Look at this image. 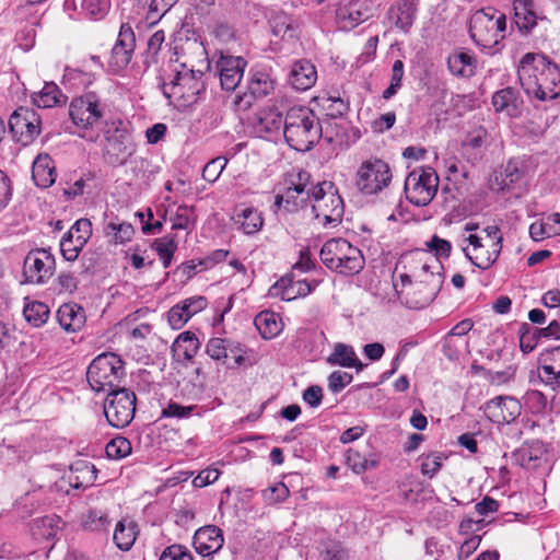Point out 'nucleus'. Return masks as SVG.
Returning <instances> with one entry per match:
<instances>
[{"mask_svg": "<svg viewBox=\"0 0 560 560\" xmlns=\"http://www.w3.org/2000/svg\"><path fill=\"white\" fill-rule=\"evenodd\" d=\"M520 83L527 95L539 101L560 96V68L547 57L527 52L517 67Z\"/></svg>", "mask_w": 560, "mask_h": 560, "instance_id": "nucleus-1", "label": "nucleus"}, {"mask_svg": "<svg viewBox=\"0 0 560 560\" xmlns=\"http://www.w3.org/2000/svg\"><path fill=\"white\" fill-rule=\"evenodd\" d=\"M282 136L290 148L299 152H306L322 137L319 119L311 108L293 106L287 112Z\"/></svg>", "mask_w": 560, "mask_h": 560, "instance_id": "nucleus-2", "label": "nucleus"}, {"mask_svg": "<svg viewBox=\"0 0 560 560\" xmlns=\"http://www.w3.org/2000/svg\"><path fill=\"white\" fill-rule=\"evenodd\" d=\"M505 15L491 8L476 11L469 21V34L471 39L479 47L492 50L490 54L500 50L498 46L505 36Z\"/></svg>", "mask_w": 560, "mask_h": 560, "instance_id": "nucleus-3", "label": "nucleus"}, {"mask_svg": "<svg viewBox=\"0 0 560 560\" xmlns=\"http://www.w3.org/2000/svg\"><path fill=\"white\" fill-rule=\"evenodd\" d=\"M319 256L328 269L345 276L355 275L364 266L361 250L341 237L327 241Z\"/></svg>", "mask_w": 560, "mask_h": 560, "instance_id": "nucleus-4", "label": "nucleus"}, {"mask_svg": "<svg viewBox=\"0 0 560 560\" xmlns=\"http://www.w3.org/2000/svg\"><path fill=\"white\" fill-rule=\"evenodd\" d=\"M124 362L113 352L97 355L89 365L86 378L91 388L98 393L113 390L124 376Z\"/></svg>", "mask_w": 560, "mask_h": 560, "instance_id": "nucleus-5", "label": "nucleus"}, {"mask_svg": "<svg viewBox=\"0 0 560 560\" xmlns=\"http://www.w3.org/2000/svg\"><path fill=\"white\" fill-rule=\"evenodd\" d=\"M443 284V275L441 271H432L428 278H419L410 282L398 283L394 281V287L400 299L412 308H423L429 305L438 295Z\"/></svg>", "mask_w": 560, "mask_h": 560, "instance_id": "nucleus-6", "label": "nucleus"}, {"mask_svg": "<svg viewBox=\"0 0 560 560\" xmlns=\"http://www.w3.org/2000/svg\"><path fill=\"white\" fill-rule=\"evenodd\" d=\"M439 176L431 167H418L411 171L405 179L407 200L417 206H428L438 192Z\"/></svg>", "mask_w": 560, "mask_h": 560, "instance_id": "nucleus-7", "label": "nucleus"}, {"mask_svg": "<svg viewBox=\"0 0 560 560\" xmlns=\"http://www.w3.org/2000/svg\"><path fill=\"white\" fill-rule=\"evenodd\" d=\"M389 165L380 159H369L358 168L355 186L363 195H375L386 188L392 182Z\"/></svg>", "mask_w": 560, "mask_h": 560, "instance_id": "nucleus-8", "label": "nucleus"}, {"mask_svg": "<svg viewBox=\"0 0 560 560\" xmlns=\"http://www.w3.org/2000/svg\"><path fill=\"white\" fill-rule=\"evenodd\" d=\"M311 175L303 170H294L285 175L282 183L284 192H282V208L290 213L305 210L311 201L310 185Z\"/></svg>", "mask_w": 560, "mask_h": 560, "instance_id": "nucleus-9", "label": "nucleus"}, {"mask_svg": "<svg viewBox=\"0 0 560 560\" xmlns=\"http://www.w3.org/2000/svg\"><path fill=\"white\" fill-rule=\"evenodd\" d=\"M136 395L127 388L113 389L106 397L104 413L114 428L127 427L135 417Z\"/></svg>", "mask_w": 560, "mask_h": 560, "instance_id": "nucleus-10", "label": "nucleus"}, {"mask_svg": "<svg viewBox=\"0 0 560 560\" xmlns=\"http://www.w3.org/2000/svg\"><path fill=\"white\" fill-rule=\"evenodd\" d=\"M106 105L95 92H85L74 97L69 106V115L73 124L81 128H92L104 116Z\"/></svg>", "mask_w": 560, "mask_h": 560, "instance_id": "nucleus-11", "label": "nucleus"}, {"mask_svg": "<svg viewBox=\"0 0 560 560\" xmlns=\"http://www.w3.org/2000/svg\"><path fill=\"white\" fill-rule=\"evenodd\" d=\"M400 267L404 271L399 272L398 278L404 285L406 282H410L415 279L428 278V275L432 273V271H441L442 269L436 258L430 253L419 249L402 256L396 270L398 271Z\"/></svg>", "mask_w": 560, "mask_h": 560, "instance_id": "nucleus-12", "label": "nucleus"}, {"mask_svg": "<svg viewBox=\"0 0 560 560\" xmlns=\"http://www.w3.org/2000/svg\"><path fill=\"white\" fill-rule=\"evenodd\" d=\"M55 257L46 248L32 249L24 259L25 282L42 284L47 282L55 271Z\"/></svg>", "mask_w": 560, "mask_h": 560, "instance_id": "nucleus-13", "label": "nucleus"}, {"mask_svg": "<svg viewBox=\"0 0 560 560\" xmlns=\"http://www.w3.org/2000/svg\"><path fill=\"white\" fill-rule=\"evenodd\" d=\"M313 264L310 257L305 254H301L299 261L292 266L290 273L282 276V301H292L298 298H304L308 295L314 285L306 281L304 278H300L298 273H305L311 270Z\"/></svg>", "mask_w": 560, "mask_h": 560, "instance_id": "nucleus-14", "label": "nucleus"}, {"mask_svg": "<svg viewBox=\"0 0 560 560\" xmlns=\"http://www.w3.org/2000/svg\"><path fill=\"white\" fill-rule=\"evenodd\" d=\"M466 240L468 246L463 250L476 267L487 270L498 260L502 245L491 244L490 240H483L482 235L477 234H469Z\"/></svg>", "mask_w": 560, "mask_h": 560, "instance_id": "nucleus-15", "label": "nucleus"}, {"mask_svg": "<svg viewBox=\"0 0 560 560\" xmlns=\"http://www.w3.org/2000/svg\"><path fill=\"white\" fill-rule=\"evenodd\" d=\"M10 130L19 137V141L27 144L40 133L42 119L37 112L28 107H19L9 119Z\"/></svg>", "mask_w": 560, "mask_h": 560, "instance_id": "nucleus-16", "label": "nucleus"}, {"mask_svg": "<svg viewBox=\"0 0 560 560\" xmlns=\"http://www.w3.org/2000/svg\"><path fill=\"white\" fill-rule=\"evenodd\" d=\"M107 153L116 159H125L133 151V144L128 129L120 119L106 122L104 128Z\"/></svg>", "mask_w": 560, "mask_h": 560, "instance_id": "nucleus-17", "label": "nucleus"}, {"mask_svg": "<svg viewBox=\"0 0 560 560\" xmlns=\"http://www.w3.org/2000/svg\"><path fill=\"white\" fill-rule=\"evenodd\" d=\"M135 47L136 37L132 28L128 24H122L109 58V66L114 71L122 70L129 65Z\"/></svg>", "mask_w": 560, "mask_h": 560, "instance_id": "nucleus-18", "label": "nucleus"}, {"mask_svg": "<svg viewBox=\"0 0 560 560\" xmlns=\"http://www.w3.org/2000/svg\"><path fill=\"white\" fill-rule=\"evenodd\" d=\"M521 404L511 396H498L485 405L486 416L494 423L513 422L521 415Z\"/></svg>", "mask_w": 560, "mask_h": 560, "instance_id": "nucleus-19", "label": "nucleus"}, {"mask_svg": "<svg viewBox=\"0 0 560 560\" xmlns=\"http://www.w3.org/2000/svg\"><path fill=\"white\" fill-rule=\"evenodd\" d=\"M200 71L184 70L179 71L168 85H165L164 94L167 97L176 95L178 97L190 98L200 93L203 89Z\"/></svg>", "mask_w": 560, "mask_h": 560, "instance_id": "nucleus-20", "label": "nucleus"}, {"mask_svg": "<svg viewBox=\"0 0 560 560\" xmlns=\"http://www.w3.org/2000/svg\"><path fill=\"white\" fill-rule=\"evenodd\" d=\"M208 306V300L202 295H195L177 303L167 312V320L173 329H180L196 314Z\"/></svg>", "mask_w": 560, "mask_h": 560, "instance_id": "nucleus-21", "label": "nucleus"}, {"mask_svg": "<svg viewBox=\"0 0 560 560\" xmlns=\"http://www.w3.org/2000/svg\"><path fill=\"white\" fill-rule=\"evenodd\" d=\"M217 67L222 89L234 91L243 78L246 61L242 57L221 56Z\"/></svg>", "mask_w": 560, "mask_h": 560, "instance_id": "nucleus-22", "label": "nucleus"}, {"mask_svg": "<svg viewBox=\"0 0 560 560\" xmlns=\"http://www.w3.org/2000/svg\"><path fill=\"white\" fill-rule=\"evenodd\" d=\"M192 542L199 555L209 557L217 553L223 547L224 537L219 527L207 525L196 530Z\"/></svg>", "mask_w": 560, "mask_h": 560, "instance_id": "nucleus-23", "label": "nucleus"}, {"mask_svg": "<svg viewBox=\"0 0 560 560\" xmlns=\"http://www.w3.org/2000/svg\"><path fill=\"white\" fill-rule=\"evenodd\" d=\"M539 338H555L560 339V324L552 320L545 328H533L527 323L520 327V348L524 353L532 352Z\"/></svg>", "mask_w": 560, "mask_h": 560, "instance_id": "nucleus-24", "label": "nucleus"}, {"mask_svg": "<svg viewBox=\"0 0 560 560\" xmlns=\"http://www.w3.org/2000/svg\"><path fill=\"white\" fill-rule=\"evenodd\" d=\"M317 80V71L315 66L308 60H299L289 73L288 81L293 89L298 91H306L311 89Z\"/></svg>", "mask_w": 560, "mask_h": 560, "instance_id": "nucleus-25", "label": "nucleus"}, {"mask_svg": "<svg viewBox=\"0 0 560 560\" xmlns=\"http://www.w3.org/2000/svg\"><path fill=\"white\" fill-rule=\"evenodd\" d=\"M417 4L412 0H400L393 5L388 15L395 26L407 33L416 19Z\"/></svg>", "mask_w": 560, "mask_h": 560, "instance_id": "nucleus-26", "label": "nucleus"}, {"mask_svg": "<svg viewBox=\"0 0 560 560\" xmlns=\"http://www.w3.org/2000/svg\"><path fill=\"white\" fill-rule=\"evenodd\" d=\"M32 177L38 187H50L56 179L55 165L48 154H38L33 162Z\"/></svg>", "mask_w": 560, "mask_h": 560, "instance_id": "nucleus-27", "label": "nucleus"}, {"mask_svg": "<svg viewBox=\"0 0 560 560\" xmlns=\"http://www.w3.org/2000/svg\"><path fill=\"white\" fill-rule=\"evenodd\" d=\"M57 318L60 326L67 331H78L84 324L83 310L77 304L61 305L57 312Z\"/></svg>", "mask_w": 560, "mask_h": 560, "instance_id": "nucleus-28", "label": "nucleus"}, {"mask_svg": "<svg viewBox=\"0 0 560 560\" xmlns=\"http://www.w3.org/2000/svg\"><path fill=\"white\" fill-rule=\"evenodd\" d=\"M67 97L54 82H46L43 89L33 93L32 102L39 108H51L66 103Z\"/></svg>", "mask_w": 560, "mask_h": 560, "instance_id": "nucleus-29", "label": "nucleus"}, {"mask_svg": "<svg viewBox=\"0 0 560 560\" xmlns=\"http://www.w3.org/2000/svg\"><path fill=\"white\" fill-rule=\"evenodd\" d=\"M200 342L191 331H184L177 336L172 345V352L178 360H191L198 352Z\"/></svg>", "mask_w": 560, "mask_h": 560, "instance_id": "nucleus-30", "label": "nucleus"}, {"mask_svg": "<svg viewBox=\"0 0 560 560\" xmlns=\"http://www.w3.org/2000/svg\"><path fill=\"white\" fill-rule=\"evenodd\" d=\"M337 19L343 28H352L369 18L368 10L359 2H349L337 9Z\"/></svg>", "mask_w": 560, "mask_h": 560, "instance_id": "nucleus-31", "label": "nucleus"}, {"mask_svg": "<svg viewBox=\"0 0 560 560\" xmlns=\"http://www.w3.org/2000/svg\"><path fill=\"white\" fill-rule=\"evenodd\" d=\"M328 200L332 203V209H325L322 203L313 206V210L316 212V219L320 221L324 226L329 224H338L342 220L343 215V200L339 195L330 194Z\"/></svg>", "mask_w": 560, "mask_h": 560, "instance_id": "nucleus-32", "label": "nucleus"}, {"mask_svg": "<svg viewBox=\"0 0 560 560\" xmlns=\"http://www.w3.org/2000/svg\"><path fill=\"white\" fill-rule=\"evenodd\" d=\"M520 103L518 93L513 88L502 89L492 96V105L495 112H506L509 116L518 114Z\"/></svg>", "mask_w": 560, "mask_h": 560, "instance_id": "nucleus-33", "label": "nucleus"}, {"mask_svg": "<svg viewBox=\"0 0 560 560\" xmlns=\"http://www.w3.org/2000/svg\"><path fill=\"white\" fill-rule=\"evenodd\" d=\"M137 535L138 525L131 520H121L116 524L113 538L120 550L128 551L132 548Z\"/></svg>", "mask_w": 560, "mask_h": 560, "instance_id": "nucleus-34", "label": "nucleus"}, {"mask_svg": "<svg viewBox=\"0 0 560 560\" xmlns=\"http://www.w3.org/2000/svg\"><path fill=\"white\" fill-rule=\"evenodd\" d=\"M61 520L56 515H46L33 521L31 526L32 535L36 539H52L61 528Z\"/></svg>", "mask_w": 560, "mask_h": 560, "instance_id": "nucleus-35", "label": "nucleus"}, {"mask_svg": "<svg viewBox=\"0 0 560 560\" xmlns=\"http://www.w3.org/2000/svg\"><path fill=\"white\" fill-rule=\"evenodd\" d=\"M327 362L331 365L357 368L359 371L364 366L357 358L353 348L345 343H337L335 346L334 351L327 358Z\"/></svg>", "mask_w": 560, "mask_h": 560, "instance_id": "nucleus-36", "label": "nucleus"}, {"mask_svg": "<svg viewBox=\"0 0 560 560\" xmlns=\"http://www.w3.org/2000/svg\"><path fill=\"white\" fill-rule=\"evenodd\" d=\"M254 325L264 339H272L280 334L278 314L270 310L258 313Z\"/></svg>", "mask_w": 560, "mask_h": 560, "instance_id": "nucleus-37", "label": "nucleus"}, {"mask_svg": "<svg viewBox=\"0 0 560 560\" xmlns=\"http://www.w3.org/2000/svg\"><path fill=\"white\" fill-rule=\"evenodd\" d=\"M233 220L245 234H254L258 232L262 225V219L259 212L253 208L236 209Z\"/></svg>", "mask_w": 560, "mask_h": 560, "instance_id": "nucleus-38", "label": "nucleus"}, {"mask_svg": "<svg viewBox=\"0 0 560 560\" xmlns=\"http://www.w3.org/2000/svg\"><path fill=\"white\" fill-rule=\"evenodd\" d=\"M228 369H237L240 366L252 365L254 363L253 351L247 349L244 345L238 341L231 339L230 346L228 347Z\"/></svg>", "mask_w": 560, "mask_h": 560, "instance_id": "nucleus-39", "label": "nucleus"}, {"mask_svg": "<svg viewBox=\"0 0 560 560\" xmlns=\"http://www.w3.org/2000/svg\"><path fill=\"white\" fill-rule=\"evenodd\" d=\"M95 472L94 465L79 460L71 467L70 485L74 488L88 487L94 482L96 478Z\"/></svg>", "mask_w": 560, "mask_h": 560, "instance_id": "nucleus-40", "label": "nucleus"}, {"mask_svg": "<svg viewBox=\"0 0 560 560\" xmlns=\"http://www.w3.org/2000/svg\"><path fill=\"white\" fill-rule=\"evenodd\" d=\"M133 234L135 229L128 222L110 221L104 226V235L116 245L130 242Z\"/></svg>", "mask_w": 560, "mask_h": 560, "instance_id": "nucleus-41", "label": "nucleus"}, {"mask_svg": "<svg viewBox=\"0 0 560 560\" xmlns=\"http://www.w3.org/2000/svg\"><path fill=\"white\" fill-rule=\"evenodd\" d=\"M152 248L158 253L163 267L168 268L172 264L174 253L177 249L175 236H163L154 240Z\"/></svg>", "mask_w": 560, "mask_h": 560, "instance_id": "nucleus-42", "label": "nucleus"}, {"mask_svg": "<svg viewBox=\"0 0 560 560\" xmlns=\"http://www.w3.org/2000/svg\"><path fill=\"white\" fill-rule=\"evenodd\" d=\"M23 314L30 324L35 327H39L47 322L49 308L46 304L34 301L24 306Z\"/></svg>", "mask_w": 560, "mask_h": 560, "instance_id": "nucleus-43", "label": "nucleus"}, {"mask_svg": "<svg viewBox=\"0 0 560 560\" xmlns=\"http://www.w3.org/2000/svg\"><path fill=\"white\" fill-rule=\"evenodd\" d=\"M231 339L213 337L206 345V353L213 360L221 362L224 366L228 363V347Z\"/></svg>", "mask_w": 560, "mask_h": 560, "instance_id": "nucleus-44", "label": "nucleus"}, {"mask_svg": "<svg viewBox=\"0 0 560 560\" xmlns=\"http://www.w3.org/2000/svg\"><path fill=\"white\" fill-rule=\"evenodd\" d=\"M448 69L452 73L460 77H470L474 73L471 57L466 52L454 54L448 57Z\"/></svg>", "mask_w": 560, "mask_h": 560, "instance_id": "nucleus-45", "label": "nucleus"}, {"mask_svg": "<svg viewBox=\"0 0 560 560\" xmlns=\"http://www.w3.org/2000/svg\"><path fill=\"white\" fill-rule=\"evenodd\" d=\"M319 556L322 560H347L349 557L341 542L332 539L324 540L320 544Z\"/></svg>", "mask_w": 560, "mask_h": 560, "instance_id": "nucleus-46", "label": "nucleus"}, {"mask_svg": "<svg viewBox=\"0 0 560 560\" xmlns=\"http://www.w3.org/2000/svg\"><path fill=\"white\" fill-rule=\"evenodd\" d=\"M515 24L522 33H528L536 25V14L525 3L515 5Z\"/></svg>", "mask_w": 560, "mask_h": 560, "instance_id": "nucleus-47", "label": "nucleus"}, {"mask_svg": "<svg viewBox=\"0 0 560 560\" xmlns=\"http://www.w3.org/2000/svg\"><path fill=\"white\" fill-rule=\"evenodd\" d=\"M170 220L172 230H189L195 223V211L187 206H179Z\"/></svg>", "mask_w": 560, "mask_h": 560, "instance_id": "nucleus-48", "label": "nucleus"}, {"mask_svg": "<svg viewBox=\"0 0 560 560\" xmlns=\"http://www.w3.org/2000/svg\"><path fill=\"white\" fill-rule=\"evenodd\" d=\"M82 525L93 532L105 530L109 525L107 514L100 510H89L83 515Z\"/></svg>", "mask_w": 560, "mask_h": 560, "instance_id": "nucleus-49", "label": "nucleus"}, {"mask_svg": "<svg viewBox=\"0 0 560 560\" xmlns=\"http://www.w3.org/2000/svg\"><path fill=\"white\" fill-rule=\"evenodd\" d=\"M131 443L124 436H117L109 441L105 447L106 455L112 459H121L131 453Z\"/></svg>", "mask_w": 560, "mask_h": 560, "instance_id": "nucleus-50", "label": "nucleus"}, {"mask_svg": "<svg viewBox=\"0 0 560 560\" xmlns=\"http://www.w3.org/2000/svg\"><path fill=\"white\" fill-rule=\"evenodd\" d=\"M273 88L275 81L264 72L256 73L249 83V90L252 94L259 97L268 95L273 90Z\"/></svg>", "mask_w": 560, "mask_h": 560, "instance_id": "nucleus-51", "label": "nucleus"}, {"mask_svg": "<svg viewBox=\"0 0 560 560\" xmlns=\"http://www.w3.org/2000/svg\"><path fill=\"white\" fill-rule=\"evenodd\" d=\"M444 456L440 453H431L420 457V468L422 475L433 478L442 467Z\"/></svg>", "mask_w": 560, "mask_h": 560, "instance_id": "nucleus-52", "label": "nucleus"}, {"mask_svg": "<svg viewBox=\"0 0 560 560\" xmlns=\"http://www.w3.org/2000/svg\"><path fill=\"white\" fill-rule=\"evenodd\" d=\"M84 246L85 243L75 240V237H70L67 234H65L60 241L61 254L68 261H74Z\"/></svg>", "mask_w": 560, "mask_h": 560, "instance_id": "nucleus-53", "label": "nucleus"}, {"mask_svg": "<svg viewBox=\"0 0 560 560\" xmlns=\"http://www.w3.org/2000/svg\"><path fill=\"white\" fill-rule=\"evenodd\" d=\"M82 8L93 20H102L109 11V0H83Z\"/></svg>", "mask_w": 560, "mask_h": 560, "instance_id": "nucleus-54", "label": "nucleus"}, {"mask_svg": "<svg viewBox=\"0 0 560 560\" xmlns=\"http://www.w3.org/2000/svg\"><path fill=\"white\" fill-rule=\"evenodd\" d=\"M402 77H404V62L401 60H395L393 63V69H392L390 84L383 92V95H382L384 100H389L397 93L398 89L401 85Z\"/></svg>", "mask_w": 560, "mask_h": 560, "instance_id": "nucleus-55", "label": "nucleus"}, {"mask_svg": "<svg viewBox=\"0 0 560 560\" xmlns=\"http://www.w3.org/2000/svg\"><path fill=\"white\" fill-rule=\"evenodd\" d=\"M228 164V160L223 156L212 159L206 164L202 171V177L209 183H214Z\"/></svg>", "mask_w": 560, "mask_h": 560, "instance_id": "nucleus-56", "label": "nucleus"}, {"mask_svg": "<svg viewBox=\"0 0 560 560\" xmlns=\"http://www.w3.org/2000/svg\"><path fill=\"white\" fill-rule=\"evenodd\" d=\"M347 463L355 474H361L369 467L376 466L375 460H368L358 451L354 450H349L347 452Z\"/></svg>", "mask_w": 560, "mask_h": 560, "instance_id": "nucleus-57", "label": "nucleus"}, {"mask_svg": "<svg viewBox=\"0 0 560 560\" xmlns=\"http://www.w3.org/2000/svg\"><path fill=\"white\" fill-rule=\"evenodd\" d=\"M66 234L86 244L92 235V223L88 219H79Z\"/></svg>", "mask_w": 560, "mask_h": 560, "instance_id": "nucleus-58", "label": "nucleus"}, {"mask_svg": "<svg viewBox=\"0 0 560 560\" xmlns=\"http://www.w3.org/2000/svg\"><path fill=\"white\" fill-rule=\"evenodd\" d=\"M429 248V253L434 252L436 258H448L452 252V245L448 241L439 237L438 235H433L431 240L427 243Z\"/></svg>", "mask_w": 560, "mask_h": 560, "instance_id": "nucleus-59", "label": "nucleus"}, {"mask_svg": "<svg viewBox=\"0 0 560 560\" xmlns=\"http://www.w3.org/2000/svg\"><path fill=\"white\" fill-rule=\"evenodd\" d=\"M159 560H194V557L185 546L175 544L166 547Z\"/></svg>", "mask_w": 560, "mask_h": 560, "instance_id": "nucleus-60", "label": "nucleus"}, {"mask_svg": "<svg viewBox=\"0 0 560 560\" xmlns=\"http://www.w3.org/2000/svg\"><path fill=\"white\" fill-rule=\"evenodd\" d=\"M540 380L553 390L560 387V366L542 364L539 370Z\"/></svg>", "mask_w": 560, "mask_h": 560, "instance_id": "nucleus-61", "label": "nucleus"}, {"mask_svg": "<svg viewBox=\"0 0 560 560\" xmlns=\"http://www.w3.org/2000/svg\"><path fill=\"white\" fill-rule=\"evenodd\" d=\"M196 406H182L177 402H170L163 410V418L185 419L192 415Z\"/></svg>", "mask_w": 560, "mask_h": 560, "instance_id": "nucleus-62", "label": "nucleus"}, {"mask_svg": "<svg viewBox=\"0 0 560 560\" xmlns=\"http://www.w3.org/2000/svg\"><path fill=\"white\" fill-rule=\"evenodd\" d=\"M352 381V375L347 372L335 371L328 377V387L332 393H339Z\"/></svg>", "mask_w": 560, "mask_h": 560, "instance_id": "nucleus-63", "label": "nucleus"}, {"mask_svg": "<svg viewBox=\"0 0 560 560\" xmlns=\"http://www.w3.org/2000/svg\"><path fill=\"white\" fill-rule=\"evenodd\" d=\"M220 471L214 468H207L201 470L192 480L196 488H203L208 485L215 482L219 479Z\"/></svg>", "mask_w": 560, "mask_h": 560, "instance_id": "nucleus-64", "label": "nucleus"}]
</instances>
